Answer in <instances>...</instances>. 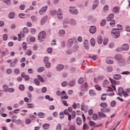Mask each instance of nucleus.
<instances>
[{
  "label": "nucleus",
  "mask_w": 130,
  "mask_h": 130,
  "mask_svg": "<svg viewBox=\"0 0 130 130\" xmlns=\"http://www.w3.org/2000/svg\"><path fill=\"white\" fill-rule=\"evenodd\" d=\"M19 88L21 90L23 91L25 89L24 86L23 85H20L19 86Z\"/></svg>",
  "instance_id": "nucleus-47"
},
{
  "label": "nucleus",
  "mask_w": 130,
  "mask_h": 130,
  "mask_svg": "<svg viewBox=\"0 0 130 130\" xmlns=\"http://www.w3.org/2000/svg\"><path fill=\"white\" fill-rule=\"evenodd\" d=\"M46 36V33L45 31H43L39 33L38 36V39L41 40L44 39Z\"/></svg>",
  "instance_id": "nucleus-3"
},
{
  "label": "nucleus",
  "mask_w": 130,
  "mask_h": 130,
  "mask_svg": "<svg viewBox=\"0 0 130 130\" xmlns=\"http://www.w3.org/2000/svg\"><path fill=\"white\" fill-rule=\"evenodd\" d=\"M106 62L107 63L112 64L113 63V61L109 58H107L106 60Z\"/></svg>",
  "instance_id": "nucleus-33"
},
{
  "label": "nucleus",
  "mask_w": 130,
  "mask_h": 130,
  "mask_svg": "<svg viewBox=\"0 0 130 130\" xmlns=\"http://www.w3.org/2000/svg\"><path fill=\"white\" fill-rule=\"evenodd\" d=\"M101 110L102 112H106L109 111H110V109L105 108H103L101 109Z\"/></svg>",
  "instance_id": "nucleus-21"
},
{
  "label": "nucleus",
  "mask_w": 130,
  "mask_h": 130,
  "mask_svg": "<svg viewBox=\"0 0 130 130\" xmlns=\"http://www.w3.org/2000/svg\"><path fill=\"white\" fill-rule=\"evenodd\" d=\"M106 22V20L105 19L103 20L101 23V25L102 26H103L105 24Z\"/></svg>",
  "instance_id": "nucleus-57"
},
{
  "label": "nucleus",
  "mask_w": 130,
  "mask_h": 130,
  "mask_svg": "<svg viewBox=\"0 0 130 130\" xmlns=\"http://www.w3.org/2000/svg\"><path fill=\"white\" fill-rule=\"evenodd\" d=\"M45 98L47 100H48L49 101H51L53 100V99L51 98H50V96L49 95H46L45 96Z\"/></svg>",
  "instance_id": "nucleus-37"
},
{
  "label": "nucleus",
  "mask_w": 130,
  "mask_h": 130,
  "mask_svg": "<svg viewBox=\"0 0 130 130\" xmlns=\"http://www.w3.org/2000/svg\"><path fill=\"white\" fill-rule=\"evenodd\" d=\"M112 70V67L111 66H108L107 67V70L109 72H111Z\"/></svg>",
  "instance_id": "nucleus-48"
},
{
  "label": "nucleus",
  "mask_w": 130,
  "mask_h": 130,
  "mask_svg": "<svg viewBox=\"0 0 130 130\" xmlns=\"http://www.w3.org/2000/svg\"><path fill=\"white\" fill-rule=\"evenodd\" d=\"M90 42L91 45L92 46H94L95 44V41L94 39L93 38H92L90 40Z\"/></svg>",
  "instance_id": "nucleus-30"
},
{
  "label": "nucleus",
  "mask_w": 130,
  "mask_h": 130,
  "mask_svg": "<svg viewBox=\"0 0 130 130\" xmlns=\"http://www.w3.org/2000/svg\"><path fill=\"white\" fill-rule=\"evenodd\" d=\"M61 98L62 99H67L68 98V96L67 95L65 91H62L61 93Z\"/></svg>",
  "instance_id": "nucleus-7"
},
{
  "label": "nucleus",
  "mask_w": 130,
  "mask_h": 130,
  "mask_svg": "<svg viewBox=\"0 0 130 130\" xmlns=\"http://www.w3.org/2000/svg\"><path fill=\"white\" fill-rule=\"evenodd\" d=\"M116 103V102L115 101H112L111 102L110 105L112 107H114L115 106Z\"/></svg>",
  "instance_id": "nucleus-50"
},
{
  "label": "nucleus",
  "mask_w": 130,
  "mask_h": 130,
  "mask_svg": "<svg viewBox=\"0 0 130 130\" xmlns=\"http://www.w3.org/2000/svg\"><path fill=\"white\" fill-rule=\"evenodd\" d=\"M126 30L128 32H130V26L128 25H126L125 27Z\"/></svg>",
  "instance_id": "nucleus-55"
},
{
  "label": "nucleus",
  "mask_w": 130,
  "mask_h": 130,
  "mask_svg": "<svg viewBox=\"0 0 130 130\" xmlns=\"http://www.w3.org/2000/svg\"><path fill=\"white\" fill-rule=\"evenodd\" d=\"M75 83V80H73L69 82V85L70 86L72 87L74 85Z\"/></svg>",
  "instance_id": "nucleus-23"
},
{
  "label": "nucleus",
  "mask_w": 130,
  "mask_h": 130,
  "mask_svg": "<svg viewBox=\"0 0 130 130\" xmlns=\"http://www.w3.org/2000/svg\"><path fill=\"white\" fill-rule=\"evenodd\" d=\"M41 91L42 93H45L47 91V88L45 87H43L41 89Z\"/></svg>",
  "instance_id": "nucleus-62"
},
{
  "label": "nucleus",
  "mask_w": 130,
  "mask_h": 130,
  "mask_svg": "<svg viewBox=\"0 0 130 130\" xmlns=\"http://www.w3.org/2000/svg\"><path fill=\"white\" fill-rule=\"evenodd\" d=\"M92 118L93 120H96L98 118V116L95 113H94L92 116Z\"/></svg>",
  "instance_id": "nucleus-35"
},
{
  "label": "nucleus",
  "mask_w": 130,
  "mask_h": 130,
  "mask_svg": "<svg viewBox=\"0 0 130 130\" xmlns=\"http://www.w3.org/2000/svg\"><path fill=\"white\" fill-rule=\"evenodd\" d=\"M73 40L72 39H70L68 40V44L69 46H71L73 44Z\"/></svg>",
  "instance_id": "nucleus-24"
},
{
  "label": "nucleus",
  "mask_w": 130,
  "mask_h": 130,
  "mask_svg": "<svg viewBox=\"0 0 130 130\" xmlns=\"http://www.w3.org/2000/svg\"><path fill=\"white\" fill-rule=\"evenodd\" d=\"M64 66L62 64H59L57 65V70L60 71L63 69Z\"/></svg>",
  "instance_id": "nucleus-17"
},
{
  "label": "nucleus",
  "mask_w": 130,
  "mask_h": 130,
  "mask_svg": "<svg viewBox=\"0 0 130 130\" xmlns=\"http://www.w3.org/2000/svg\"><path fill=\"white\" fill-rule=\"evenodd\" d=\"M45 63V66L47 68H49L51 66V64L50 62H47Z\"/></svg>",
  "instance_id": "nucleus-52"
},
{
  "label": "nucleus",
  "mask_w": 130,
  "mask_h": 130,
  "mask_svg": "<svg viewBox=\"0 0 130 130\" xmlns=\"http://www.w3.org/2000/svg\"><path fill=\"white\" fill-rule=\"evenodd\" d=\"M107 95L106 93H103L102 94L101 98V100L103 101L105 100L106 99V96Z\"/></svg>",
  "instance_id": "nucleus-26"
},
{
  "label": "nucleus",
  "mask_w": 130,
  "mask_h": 130,
  "mask_svg": "<svg viewBox=\"0 0 130 130\" xmlns=\"http://www.w3.org/2000/svg\"><path fill=\"white\" fill-rule=\"evenodd\" d=\"M100 106L101 107L105 108L107 106V104L106 103L103 102L101 103L100 104Z\"/></svg>",
  "instance_id": "nucleus-42"
},
{
  "label": "nucleus",
  "mask_w": 130,
  "mask_h": 130,
  "mask_svg": "<svg viewBox=\"0 0 130 130\" xmlns=\"http://www.w3.org/2000/svg\"><path fill=\"white\" fill-rule=\"evenodd\" d=\"M115 21L114 20H113L111 21L110 23V24L111 26H113L115 24Z\"/></svg>",
  "instance_id": "nucleus-49"
},
{
  "label": "nucleus",
  "mask_w": 130,
  "mask_h": 130,
  "mask_svg": "<svg viewBox=\"0 0 130 130\" xmlns=\"http://www.w3.org/2000/svg\"><path fill=\"white\" fill-rule=\"evenodd\" d=\"M84 78L81 77L78 80V82L80 84H82L84 82Z\"/></svg>",
  "instance_id": "nucleus-38"
},
{
  "label": "nucleus",
  "mask_w": 130,
  "mask_h": 130,
  "mask_svg": "<svg viewBox=\"0 0 130 130\" xmlns=\"http://www.w3.org/2000/svg\"><path fill=\"white\" fill-rule=\"evenodd\" d=\"M69 130H75V126L73 125H71L69 127Z\"/></svg>",
  "instance_id": "nucleus-59"
},
{
  "label": "nucleus",
  "mask_w": 130,
  "mask_h": 130,
  "mask_svg": "<svg viewBox=\"0 0 130 130\" xmlns=\"http://www.w3.org/2000/svg\"><path fill=\"white\" fill-rule=\"evenodd\" d=\"M89 126L86 123L84 124L83 129L84 130H86L88 129Z\"/></svg>",
  "instance_id": "nucleus-36"
},
{
  "label": "nucleus",
  "mask_w": 130,
  "mask_h": 130,
  "mask_svg": "<svg viewBox=\"0 0 130 130\" xmlns=\"http://www.w3.org/2000/svg\"><path fill=\"white\" fill-rule=\"evenodd\" d=\"M97 40L98 43L99 44H101L102 43L103 41V39L101 36H99L98 37Z\"/></svg>",
  "instance_id": "nucleus-28"
},
{
  "label": "nucleus",
  "mask_w": 130,
  "mask_h": 130,
  "mask_svg": "<svg viewBox=\"0 0 130 130\" xmlns=\"http://www.w3.org/2000/svg\"><path fill=\"white\" fill-rule=\"evenodd\" d=\"M17 62L18 60L17 59H14L13 61L11 62L10 63V64L11 65V67H14Z\"/></svg>",
  "instance_id": "nucleus-19"
},
{
  "label": "nucleus",
  "mask_w": 130,
  "mask_h": 130,
  "mask_svg": "<svg viewBox=\"0 0 130 130\" xmlns=\"http://www.w3.org/2000/svg\"><path fill=\"white\" fill-rule=\"evenodd\" d=\"M129 48V46L127 44H124L123 45L122 47V48L123 50L125 51L127 50Z\"/></svg>",
  "instance_id": "nucleus-15"
},
{
  "label": "nucleus",
  "mask_w": 130,
  "mask_h": 130,
  "mask_svg": "<svg viewBox=\"0 0 130 130\" xmlns=\"http://www.w3.org/2000/svg\"><path fill=\"white\" fill-rule=\"evenodd\" d=\"M44 68L43 67H40L38 68L37 71L39 72H42L44 70Z\"/></svg>",
  "instance_id": "nucleus-53"
},
{
  "label": "nucleus",
  "mask_w": 130,
  "mask_h": 130,
  "mask_svg": "<svg viewBox=\"0 0 130 130\" xmlns=\"http://www.w3.org/2000/svg\"><path fill=\"white\" fill-rule=\"evenodd\" d=\"M57 13L56 11L55 10H53L51 11H50V14L52 16H55Z\"/></svg>",
  "instance_id": "nucleus-31"
},
{
  "label": "nucleus",
  "mask_w": 130,
  "mask_h": 130,
  "mask_svg": "<svg viewBox=\"0 0 130 130\" xmlns=\"http://www.w3.org/2000/svg\"><path fill=\"white\" fill-rule=\"evenodd\" d=\"M34 82L36 84L37 86H39L40 84V82L39 80L37 78L34 79Z\"/></svg>",
  "instance_id": "nucleus-20"
},
{
  "label": "nucleus",
  "mask_w": 130,
  "mask_h": 130,
  "mask_svg": "<svg viewBox=\"0 0 130 130\" xmlns=\"http://www.w3.org/2000/svg\"><path fill=\"white\" fill-rule=\"evenodd\" d=\"M98 115L99 117L103 118H105L106 116V115L105 114L100 112H98Z\"/></svg>",
  "instance_id": "nucleus-22"
},
{
  "label": "nucleus",
  "mask_w": 130,
  "mask_h": 130,
  "mask_svg": "<svg viewBox=\"0 0 130 130\" xmlns=\"http://www.w3.org/2000/svg\"><path fill=\"white\" fill-rule=\"evenodd\" d=\"M113 78L116 80H118L121 78V76L120 75L115 74L113 76Z\"/></svg>",
  "instance_id": "nucleus-12"
},
{
  "label": "nucleus",
  "mask_w": 130,
  "mask_h": 130,
  "mask_svg": "<svg viewBox=\"0 0 130 130\" xmlns=\"http://www.w3.org/2000/svg\"><path fill=\"white\" fill-rule=\"evenodd\" d=\"M120 26V28H113L111 31V35L113 38H118L120 36L119 30H121L122 28V26L120 25H117V27Z\"/></svg>",
  "instance_id": "nucleus-1"
},
{
  "label": "nucleus",
  "mask_w": 130,
  "mask_h": 130,
  "mask_svg": "<svg viewBox=\"0 0 130 130\" xmlns=\"http://www.w3.org/2000/svg\"><path fill=\"white\" fill-rule=\"evenodd\" d=\"M70 8L71 9L69 10V11L71 13L75 15L78 14V11L75 7H70Z\"/></svg>",
  "instance_id": "nucleus-4"
},
{
  "label": "nucleus",
  "mask_w": 130,
  "mask_h": 130,
  "mask_svg": "<svg viewBox=\"0 0 130 130\" xmlns=\"http://www.w3.org/2000/svg\"><path fill=\"white\" fill-rule=\"evenodd\" d=\"M31 121V120L29 118H26L25 120V122L26 124H28L30 123Z\"/></svg>",
  "instance_id": "nucleus-58"
},
{
  "label": "nucleus",
  "mask_w": 130,
  "mask_h": 130,
  "mask_svg": "<svg viewBox=\"0 0 130 130\" xmlns=\"http://www.w3.org/2000/svg\"><path fill=\"white\" fill-rule=\"evenodd\" d=\"M89 93L90 95L91 96H93L95 95V93L94 92V91L92 90H91L89 91Z\"/></svg>",
  "instance_id": "nucleus-41"
},
{
  "label": "nucleus",
  "mask_w": 130,
  "mask_h": 130,
  "mask_svg": "<svg viewBox=\"0 0 130 130\" xmlns=\"http://www.w3.org/2000/svg\"><path fill=\"white\" fill-rule=\"evenodd\" d=\"M47 7L46 6H44L41 8L39 11V14L40 15L43 14L46 11Z\"/></svg>",
  "instance_id": "nucleus-5"
},
{
  "label": "nucleus",
  "mask_w": 130,
  "mask_h": 130,
  "mask_svg": "<svg viewBox=\"0 0 130 130\" xmlns=\"http://www.w3.org/2000/svg\"><path fill=\"white\" fill-rule=\"evenodd\" d=\"M47 17L46 15L45 16L43 17L40 22L41 25L44 24L46 22L47 19Z\"/></svg>",
  "instance_id": "nucleus-9"
},
{
  "label": "nucleus",
  "mask_w": 130,
  "mask_h": 130,
  "mask_svg": "<svg viewBox=\"0 0 130 130\" xmlns=\"http://www.w3.org/2000/svg\"><path fill=\"white\" fill-rule=\"evenodd\" d=\"M57 13H58V15H62V11L60 8H59L58 9L57 11Z\"/></svg>",
  "instance_id": "nucleus-54"
},
{
  "label": "nucleus",
  "mask_w": 130,
  "mask_h": 130,
  "mask_svg": "<svg viewBox=\"0 0 130 130\" xmlns=\"http://www.w3.org/2000/svg\"><path fill=\"white\" fill-rule=\"evenodd\" d=\"M17 116L16 115H13L12 118V122L14 123L16 120V119Z\"/></svg>",
  "instance_id": "nucleus-43"
},
{
  "label": "nucleus",
  "mask_w": 130,
  "mask_h": 130,
  "mask_svg": "<svg viewBox=\"0 0 130 130\" xmlns=\"http://www.w3.org/2000/svg\"><path fill=\"white\" fill-rule=\"evenodd\" d=\"M3 2L6 3L7 5H10L11 4V0H2Z\"/></svg>",
  "instance_id": "nucleus-27"
},
{
  "label": "nucleus",
  "mask_w": 130,
  "mask_h": 130,
  "mask_svg": "<svg viewBox=\"0 0 130 130\" xmlns=\"http://www.w3.org/2000/svg\"><path fill=\"white\" fill-rule=\"evenodd\" d=\"M84 46L85 48L88 50L89 48V45L88 41L87 40H85L84 42Z\"/></svg>",
  "instance_id": "nucleus-6"
},
{
  "label": "nucleus",
  "mask_w": 130,
  "mask_h": 130,
  "mask_svg": "<svg viewBox=\"0 0 130 130\" xmlns=\"http://www.w3.org/2000/svg\"><path fill=\"white\" fill-rule=\"evenodd\" d=\"M96 30L95 27L94 26H91L89 29L90 32L92 34H94Z\"/></svg>",
  "instance_id": "nucleus-8"
},
{
  "label": "nucleus",
  "mask_w": 130,
  "mask_h": 130,
  "mask_svg": "<svg viewBox=\"0 0 130 130\" xmlns=\"http://www.w3.org/2000/svg\"><path fill=\"white\" fill-rule=\"evenodd\" d=\"M76 122L77 124L79 126L82 123L81 119L79 117H77L76 119Z\"/></svg>",
  "instance_id": "nucleus-11"
},
{
  "label": "nucleus",
  "mask_w": 130,
  "mask_h": 130,
  "mask_svg": "<svg viewBox=\"0 0 130 130\" xmlns=\"http://www.w3.org/2000/svg\"><path fill=\"white\" fill-rule=\"evenodd\" d=\"M114 14L112 13H111L109 15L107 18V20L108 21H110L114 17Z\"/></svg>",
  "instance_id": "nucleus-13"
},
{
  "label": "nucleus",
  "mask_w": 130,
  "mask_h": 130,
  "mask_svg": "<svg viewBox=\"0 0 130 130\" xmlns=\"http://www.w3.org/2000/svg\"><path fill=\"white\" fill-rule=\"evenodd\" d=\"M115 58L119 62H124L125 61L122 56L119 54L115 55Z\"/></svg>",
  "instance_id": "nucleus-2"
},
{
  "label": "nucleus",
  "mask_w": 130,
  "mask_h": 130,
  "mask_svg": "<svg viewBox=\"0 0 130 130\" xmlns=\"http://www.w3.org/2000/svg\"><path fill=\"white\" fill-rule=\"evenodd\" d=\"M108 40V39L107 38H105L104 39L103 41V44L105 45H106L107 43Z\"/></svg>",
  "instance_id": "nucleus-60"
},
{
  "label": "nucleus",
  "mask_w": 130,
  "mask_h": 130,
  "mask_svg": "<svg viewBox=\"0 0 130 130\" xmlns=\"http://www.w3.org/2000/svg\"><path fill=\"white\" fill-rule=\"evenodd\" d=\"M45 115V113L42 112H39L37 114V116L40 118H42L44 117Z\"/></svg>",
  "instance_id": "nucleus-18"
},
{
  "label": "nucleus",
  "mask_w": 130,
  "mask_h": 130,
  "mask_svg": "<svg viewBox=\"0 0 130 130\" xmlns=\"http://www.w3.org/2000/svg\"><path fill=\"white\" fill-rule=\"evenodd\" d=\"M68 84V83L67 82L64 81L62 83V86L63 87H65L67 86Z\"/></svg>",
  "instance_id": "nucleus-64"
},
{
  "label": "nucleus",
  "mask_w": 130,
  "mask_h": 130,
  "mask_svg": "<svg viewBox=\"0 0 130 130\" xmlns=\"http://www.w3.org/2000/svg\"><path fill=\"white\" fill-rule=\"evenodd\" d=\"M118 93H122L124 91L122 87H119L118 89Z\"/></svg>",
  "instance_id": "nucleus-39"
},
{
  "label": "nucleus",
  "mask_w": 130,
  "mask_h": 130,
  "mask_svg": "<svg viewBox=\"0 0 130 130\" xmlns=\"http://www.w3.org/2000/svg\"><path fill=\"white\" fill-rule=\"evenodd\" d=\"M70 23L72 25H75V20L73 19H71L70 20Z\"/></svg>",
  "instance_id": "nucleus-63"
},
{
  "label": "nucleus",
  "mask_w": 130,
  "mask_h": 130,
  "mask_svg": "<svg viewBox=\"0 0 130 130\" xmlns=\"http://www.w3.org/2000/svg\"><path fill=\"white\" fill-rule=\"evenodd\" d=\"M32 52L31 51L29 50H28L27 51L26 54L28 56H30Z\"/></svg>",
  "instance_id": "nucleus-51"
},
{
  "label": "nucleus",
  "mask_w": 130,
  "mask_h": 130,
  "mask_svg": "<svg viewBox=\"0 0 130 130\" xmlns=\"http://www.w3.org/2000/svg\"><path fill=\"white\" fill-rule=\"evenodd\" d=\"M37 77L39 79V80L42 82H43L44 80L43 78L40 75H37Z\"/></svg>",
  "instance_id": "nucleus-46"
},
{
  "label": "nucleus",
  "mask_w": 130,
  "mask_h": 130,
  "mask_svg": "<svg viewBox=\"0 0 130 130\" xmlns=\"http://www.w3.org/2000/svg\"><path fill=\"white\" fill-rule=\"evenodd\" d=\"M4 89L3 91L4 92L7 91L8 90V88L7 85H4L3 86Z\"/></svg>",
  "instance_id": "nucleus-32"
},
{
  "label": "nucleus",
  "mask_w": 130,
  "mask_h": 130,
  "mask_svg": "<svg viewBox=\"0 0 130 130\" xmlns=\"http://www.w3.org/2000/svg\"><path fill=\"white\" fill-rule=\"evenodd\" d=\"M14 72L15 74L18 75L20 72L19 69L18 68L15 69L14 70Z\"/></svg>",
  "instance_id": "nucleus-44"
},
{
  "label": "nucleus",
  "mask_w": 130,
  "mask_h": 130,
  "mask_svg": "<svg viewBox=\"0 0 130 130\" xmlns=\"http://www.w3.org/2000/svg\"><path fill=\"white\" fill-rule=\"evenodd\" d=\"M109 9V6L107 5H105L103 7V10L105 12H107Z\"/></svg>",
  "instance_id": "nucleus-40"
},
{
  "label": "nucleus",
  "mask_w": 130,
  "mask_h": 130,
  "mask_svg": "<svg viewBox=\"0 0 130 130\" xmlns=\"http://www.w3.org/2000/svg\"><path fill=\"white\" fill-rule=\"evenodd\" d=\"M8 16L9 19H13L15 17V14L13 12H11L9 13Z\"/></svg>",
  "instance_id": "nucleus-16"
},
{
  "label": "nucleus",
  "mask_w": 130,
  "mask_h": 130,
  "mask_svg": "<svg viewBox=\"0 0 130 130\" xmlns=\"http://www.w3.org/2000/svg\"><path fill=\"white\" fill-rule=\"evenodd\" d=\"M49 58L47 56L45 57L43 59V62L45 63L46 62H47V61H48Z\"/></svg>",
  "instance_id": "nucleus-56"
},
{
  "label": "nucleus",
  "mask_w": 130,
  "mask_h": 130,
  "mask_svg": "<svg viewBox=\"0 0 130 130\" xmlns=\"http://www.w3.org/2000/svg\"><path fill=\"white\" fill-rule=\"evenodd\" d=\"M18 37H20L22 38H23L24 36V34L23 31H21L20 33L18 34Z\"/></svg>",
  "instance_id": "nucleus-45"
},
{
  "label": "nucleus",
  "mask_w": 130,
  "mask_h": 130,
  "mask_svg": "<svg viewBox=\"0 0 130 130\" xmlns=\"http://www.w3.org/2000/svg\"><path fill=\"white\" fill-rule=\"evenodd\" d=\"M119 8L118 6H117L115 7L112 9V11L114 13H117L119 12Z\"/></svg>",
  "instance_id": "nucleus-14"
},
{
  "label": "nucleus",
  "mask_w": 130,
  "mask_h": 130,
  "mask_svg": "<svg viewBox=\"0 0 130 130\" xmlns=\"http://www.w3.org/2000/svg\"><path fill=\"white\" fill-rule=\"evenodd\" d=\"M65 31L64 30L62 29L60 30L59 32V35L61 36H63L65 34Z\"/></svg>",
  "instance_id": "nucleus-25"
},
{
  "label": "nucleus",
  "mask_w": 130,
  "mask_h": 130,
  "mask_svg": "<svg viewBox=\"0 0 130 130\" xmlns=\"http://www.w3.org/2000/svg\"><path fill=\"white\" fill-rule=\"evenodd\" d=\"M14 89L13 88H10L8 89L7 91L10 93H12L14 92Z\"/></svg>",
  "instance_id": "nucleus-61"
},
{
  "label": "nucleus",
  "mask_w": 130,
  "mask_h": 130,
  "mask_svg": "<svg viewBox=\"0 0 130 130\" xmlns=\"http://www.w3.org/2000/svg\"><path fill=\"white\" fill-rule=\"evenodd\" d=\"M94 4L92 7V9L94 10L97 7L99 4V1L98 0H95L94 2Z\"/></svg>",
  "instance_id": "nucleus-10"
},
{
  "label": "nucleus",
  "mask_w": 130,
  "mask_h": 130,
  "mask_svg": "<svg viewBox=\"0 0 130 130\" xmlns=\"http://www.w3.org/2000/svg\"><path fill=\"white\" fill-rule=\"evenodd\" d=\"M50 126V125L48 124L45 123L43 125V127L44 129H47Z\"/></svg>",
  "instance_id": "nucleus-29"
},
{
  "label": "nucleus",
  "mask_w": 130,
  "mask_h": 130,
  "mask_svg": "<svg viewBox=\"0 0 130 130\" xmlns=\"http://www.w3.org/2000/svg\"><path fill=\"white\" fill-rule=\"evenodd\" d=\"M89 125L91 126H93L95 124V123L93 121H90L88 123Z\"/></svg>",
  "instance_id": "nucleus-34"
}]
</instances>
